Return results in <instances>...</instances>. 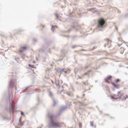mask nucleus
<instances>
[{
	"label": "nucleus",
	"instance_id": "7",
	"mask_svg": "<svg viewBox=\"0 0 128 128\" xmlns=\"http://www.w3.org/2000/svg\"><path fill=\"white\" fill-rule=\"evenodd\" d=\"M14 110V104H12L10 111L13 112Z\"/></svg>",
	"mask_w": 128,
	"mask_h": 128
},
{
	"label": "nucleus",
	"instance_id": "13",
	"mask_svg": "<svg viewBox=\"0 0 128 128\" xmlns=\"http://www.w3.org/2000/svg\"><path fill=\"white\" fill-rule=\"evenodd\" d=\"M105 40H106V42H110V39L106 38V39H105Z\"/></svg>",
	"mask_w": 128,
	"mask_h": 128
},
{
	"label": "nucleus",
	"instance_id": "11",
	"mask_svg": "<svg viewBox=\"0 0 128 128\" xmlns=\"http://www.w3.org/2000/svg\"><path fill=\"white\" fill-rule=\"evenodd\" d=\"M120 82V80L119 79H116V80H115V82L116 83H118Z\"/></svg>",
	"mask_w": 128,
	"mask_h": 128
},
{
	"label": "nucleus",
	"instance_id": "9",
	"mask_svg": "<svg viewBox=\"0 0 128 128\" xmlns=\"http://www.w3.org/2000/svg\"><path fill=\"white\" fill-rule=\"evenodd\" d=\"M28 66H30V68H34V65H32L30 64L28 65Z\"/></svg>",
	"mask_w": 128,
	"mask_h": 128
},
{
	"label": "nucleus",
	"instance_id": "5",
	"mask_svg": "<svg viewBox=\"0 0 128 128\" xmlns=\"http://www.w3.org/2000/svg\"><path fill=\"white\" fill-rule=\"evenodd\" d=\"M112 79V76H108L106 79H105L106 82H108V84H110V80Z\"/></svg>",
	"mask_w": 128,
	"mask_h": 128
},
{
	"label": "nucleus",
	"instance_id": "10",
	"mask_svg": "<svg viewBox=\"0 0 128 128\" xmlns=\"http://www.w3.org/2000/svg\"><path fill=\"white\" fill-rule=\"evenodd\" d=\"M88 72H89L84 73V74H82L83 76H88Z\"/></svg>",
	"mask_w": 128,
	"mask_h": 128
},
{
	"label": "nucleus",
	"instance_id": "2",
	"mask_svg": "<svg viewBox=\"0 0 128 128\" xmlns=\"http://www.w3.org/2000/svg\"><path fill=\"white\" fill-rule=\"evenodd\" d=\"M106 24V20L103 18H100L98 20V28H102Z\"/></svg>",
	"mask_w": 128,
	"mask_h": 128
},
{
	"label": "nucleus",
	"instance_id": "3",
	"mask_svg": "<svg viewBox=\"0 0 128 128\" xmlns=\"http://www.w3.org/2000/svg\"><path fill=\"white\" fill-rule=\"evenodd\" d=\"M124 94H121L120 92H118V94H114L112 96H111L113 100H118L120 98H121L122 97V95Z\"/></svg>",
	"mask_w": 128,
	"mask_h": 128
},
{
	"label": "nucleus",
	"instance_id": "6",
	"mask_svg": "<svg viewBox=\"0 0 128 128\" xmlns=\"http://www.w3.org/2000/svg\"><path fill=\"white\" fill-rule=\"evenodd\" d=\"M111 84H112V86H113L114 88H118V85H116V84H114V82H112L111 83Z\"/></svg>",
	"mask_w": 128,
	"mask_h": 128
},
{
	"label": "nucleus",
	"instance_id": "1",
	"mask_svg": "<svg viewBox=\"0 0 128 128\" xmlns=\"http://www.w3.org/2000/svg\"><path fill=\"white\" fill-rule=\"evenodd\" d=\"M50 128H61L62 124L58 122H55L54 121H52L49 124Z\"/></svg>",
	"mask_w": 128,
	"mask_h": 128
},
{
	"label": "nucleus",
	"instance_id": "15",
	"mask_svg": "<svg viewBox=\"0 0 128 128\" xmlns=\"http://www.w3.org/2000/svg\"><path fill=\"white\" fill-rule=\"evenodd\" d=\"M21 114L22 116H24V112H21Z\"/></svg>",
	"mask_w": 128,
	"mask_h": 128
},
{
	"label": "nucleus",
	"instance_id": "14",
	"mask_svg": "<svg viewBox=\"0 0 128 128\" xmlns=\"http://www.w3.org/2000/svg\"><path fill=\"white\" fill-rule=\"evenodd\" d=\"M22 122V117L20 118V120H19V122Z\"/></svg>",
	"mask_w": 128,
	"mask_h": 128
},
{
	"label": "nucleus",
	"instance_id": "12",
	"mask_svg": "<svg viewBox=\"0 0 128 128\" xmlns=\"http://www.w3.org/2000/svg\"><path fill=\"white\" fill-rule=\"evenodd\" d=\"M55 16H56V18H58V14H56Z\"/></svg>",
	"mask_w": 128,
	"mask_h": 128
},
{
	"label": "nucleus",
	"instance_id": "4",
	"mask_svg": "<svg viewBox=\"0 0 128 128\" xmlns=\"http://www.w3.org/2000/svg\"><path fill=\"white\" fill-rule=\"evenodd\" d=\"M21 50H19L20 52H24L28 48L26 46H21L20 47Z\"/></svg>",
	"mask_w": 128,
	"mask_h": 128
},
{
	"label": "nucleus",
	"instance_id": "16",
	"mask_svg": "<svg viewBox=\"0 0 128 128\" xmlns=\"http://www.w3.org/2000/svg\"><path fill=\"white\" fill-rule=\"evenodd\" d=\"M76 46H73L72 48H76Z\"/></svg>",
	"mask_w": 128,
	"mask_h": 128
},
{
	"label": "nucleus",
	"instance_id": "8",
	"mask_svg": "<svg viewBox=\"0 0 128 128\" xmlns=\"http://www.w3.org/2000/svg\"><path fill=\"white\" fill-rule=\"evenodd\" d=\"M24 124V122H19L18 126H22Z\"/></svg>",
	"mask_w": 128,
	"mask_h": 128
},
{
	"label": "nucleus",
	"instance_id": "19",
	"mask_svg": "<svg viewBox=\"0 0 128 128\" xmlns=\"http://www.w3.org/2000/svg\"><path fill=\"white\" fill-rule=\"evenodd\" d=\"M79 78H82L80 77Z\"/></svg>",
	"mask_w": 128,
	"mask_h": 128
},
{
	"label": "nucleus",
	"instance_id": "18",
	"mask_svg": "<svg viewBox=\"0 0 128 128\" xmlns=\"http://www.w3.org/2000/svg\"><path fill=\"white\" fill-rule=\"evenodd\" d=\"M54 28V26H52V28Z\"/></svg>",
	"mask_w": 128,
	"mask_h": 128
},
{
	"label": "nucleus",
	"instance_id": "17",
	"mask_svg": "<svg viewBox=\"0 0 128 128\" xmlns=\"http://www.w3.org/2000/svg\"><path fill=\"white\" fill-rule=\"evenodd\" d=\"M65 74H66V71H64Z\"/></svg>",
	"mask_w": 128,
	"mask_h": 128
}]
</instances>
